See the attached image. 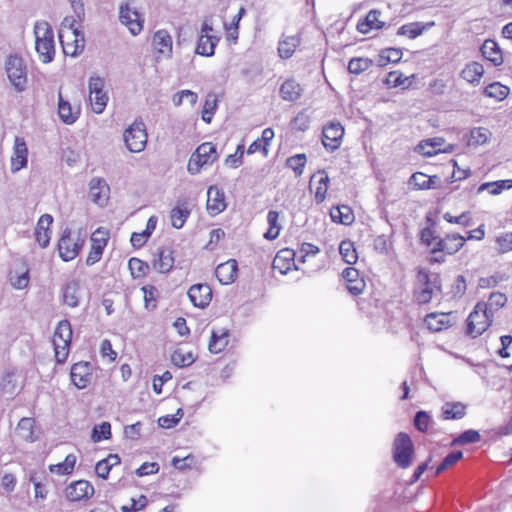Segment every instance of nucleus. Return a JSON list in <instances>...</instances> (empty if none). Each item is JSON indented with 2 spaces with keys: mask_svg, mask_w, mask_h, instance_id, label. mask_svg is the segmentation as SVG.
I'll return each instance as SVG.
<instances>
[{
  "mask_svg": "<svg viewBox=\"0 0 512 512\" xmlns=\"http://www.w3.org/2000/svg\"><path fill=\"white\" fill-rule=\"evenodd\" d=\"M443 143L444 139L441 137L423 140L417 145V151L426 157H431L442 151ZM446 151V149L443 150V152Z\"/></svg>",
  "mask_w": 512,
  "mask_h": 512,
  "instance_id": "nucleus-33",
  "label": "nucleus"
},
{
  "mask_svg": "<svg viewBox=\"0 0 512 512\" xmlns=\"http://www.w3.org/2000/svg\"><path fill=\"white\" fill-rule=\"evenodd\" d=\"M217 158L216 147L210 142L202 143L189 159L188 172L191 175H196L204 166L213 164Z\"/></svg>",
  "mask_w": 512,
  "mask_h": 512,
  "instance_id": "nucleus-4",
  "label": "nucleus"
},
{
  "mask_svg": "<svg viewBox=\"0 0 512 512\" xmlns=\"http://www.w3.org/2000/svg\"><path fill=\"white\" fill-rule=\"evenodd\" d=\"M463 457V453L461 451H454L448 454L441 464L436 468L435 475H439L449 467L453 466L457 461H459Z\"/></svg>",
  "mask_w": 512,
  "mask_h": 512,
  "instance_id": "nucleus-60",
  "label": "nucleus"
},
{
  "mask_svg": "<svg viewBox=\"0 0 512 512\" xmlns=\"http://www.w3.org/2000/svg\"><path fill=\"white\" fill-rule=\"evenodd\" d=\"M414 456V446L406 433H399L393 442V459L400 468H408Z\"/></svg>",
  "mask_w": 512,
  "mask_h": 512,
  "instance_id": "nucleus-8",
  "label": "nucleus"
},
{
  "mask_svg": "<svg viewBox=\"0 0 512 512\" xmlns=\"http://www.w3.org/2000/svg\"><path fill=\"white\" fill-rule=\"evenodd\" d=\"M229 332L227 329H219L212 331L211 340L209 342V350L212 353H220L228 344Z\"/></svg>",
  "mask_w": 512,
  "mask_h": 512,
  "instance_id": "nucleus-36",
  "label": "nucleus"
},
{
  "mask_svg": "<svg viewBox=\"0 0 512 512\" xmlns=\"http://www.w3.org/2000/svg\"><path fill=\"white\" fill-rule=\"evenodd\" d=\"M510 188H512V179H507V180H500V181H496V182L483 183L479 186L478 192H482L484 190L489 189L490 194L498 195L504 189H510Z\"/></svg>",
  "mask_w": 512,
  "mask_h": 512,
  "instance_id": "nucleus-46",
  "label": "nucleus"
},
{
  "mask_svg": "<svg viewBox=\"0 0 512 512\" xmlns=\"http://www.w3.org/2000/svg\"><path fill=\"white\" fill-rule=\"evenodd\" d=\"M439 291L440 279L437 274H428L423 271L418 273V286L415 289L414 297L419 304L430 302L434 294Z\"/></svg>",
  "mask_w": 512,
  "mask_h": 512,
  "instance_id": "nucleus-7",
  "label": "nucleus"
},
{
  "mask_svg": "<svg viewBox=\"0 0 512 512\" xmlns=\"http://www.w3.org/2000/svg\"><path fill=\"white\" fill-rule=\"evenodd\" d=\"M71 338L72 328L69 321H60L53 336L55 358L58 363H64L66 361L69 355Z\"/></svg>",
  "mask_w": 512,
  "mask_h": 512,
  "instance_id": "nucleus-6",
  "label": "nucleus"
},
{
  "mask_svg": "<svg viewBox=\"0 0 512 512\" xmlns=\"http://www.w3.org/2000/svg\"><path fill=\"white\" fill-rule=\"evenodd\" d=\"M480 440V434L476 430H467L460 434L455 440V444H469V443H475Z\"/></svg>",
  "mask_w": 512,
  "mask_h": 512,
  "instance_id": "nucleus-63",
  "label": "nucleus"
},
{
  "mask_svg": "<svg viewBox=\"0 0 512 512\" xmlns=\"http://www.w3.org/2000/svg\"><path fill=\"white\" fill-rule=\"evenodd\" d=\"M491 133L488 129L483 127L474 128L470 132L469 144L483 145L488 142Z\"/></svg>",
  "mask_w": 512,
  "mask_h": 512,
  "instance_id": "nucleus-53",
  "label": "nucleus"
},
{
  "mask_svg": "<svg viewBox=\"0 0 512 512\" xmlns=\"http://www.w3.org/2000/svg\"><path fill=\"white\" fill-rule=\"evenodd\" d=\"M402 58V51L398 48H386L378 56V65L386 66L388 63H398Z\"/></svg>",
  "mask_w": 512,
  "mask_h": 512,
  "instance_id": "nucleus-44",
  "label": "nucleus"
},
{
  "mask_svg": "<svg viewBox=\"0 0 512 512\" xmlns=\"http://www.w3.org/2000/svg\"><path fill=\"white\" fill-rule=\"evenodd\" d=\"M484 74V67L479 62L468 63L461 71L460 77L471 84H478Z\"/></svg>",
  "mask_w": 512,
  "mask_h": 512,
  "instance_id": "nucleus-32",
  "label": "nucleus"
},
{
  "mask_svg": "<svg viewBox=\"0 0 512 512\" xmlns=\"http://www.w3.org/2000/svg\"><path fill=\"white\" fill-rule=\"evenodd\" d=\"M302 92L303 88L294 79H287L280 87V96L285 101H297Z\"/></svg>",
  "mask_w": 512,
  "mask_h": 512,
  "instance_id": "nucleus-31",
  "label": "nucleus"
},
{
  "mask_svg": "<svg viewBox=\"0 0 512 512\" xmlns=\"http://www.w3.org/2000/svg\"><path fill=\"white\" fill-rule=\"evenodd\" d=\"M28 164V147L23 137L16 136L14 139L13 151L10 157V170L17 173Z\"/></svg>",
  "mask_w": 512,
  "mask_h": 512,
  "instance_id": "nucleus-12",
  "label": "nucleus"
},
{
  "mask_svg": "<svg viewBox=\"0 0 512 512\" xmlns=\"http://www.w3.org/2000/svg\"><path fill=\"white\" fill-rule=\"evenodd\" d=\"M424 323L431 332H441L456 323V316L452 312H432L426 315Z\"/></svg>",
  "mask_w": 512,
  "mask_h": 512,
  "instance_id": "nucleus-13",
  "label": "nucleus"
},
{
  "mask_svg": "<svg viewBox=\"0 0 512 512\" xmlns=\"http://www.w3.org/2000/svg\"><path fill=\"white\" fill-rule=\"evenodd\" d=\"M110 188L103 178L93 177L89 182V196L91 200L99 205L104 206L109 198Z\"/></svg>",
  "mask_w": 512,
  "mask_h": 512,
  "instance_id": "nucleus-17",
  "label": "nucleus"
},
{
  "mask_svg": "<svg viewBox=\"0 0 512 512\" xmlns=\"http://www.w3.org/2000/svg\"><path fill=\"white\" fill-rule=\"evenodd\" d=\"M109 239L108 230L99 227L91 235V246L104 250Z\"/></svg>",
  "mask_w": 512,
  "mask_h": 512,
  "instance_id": "nucleus-55",
  "label": "nucleus"
},
{
  "mask_svg": "<svg viewBox=\"0 0 512 512\" xmlns=\"http://www.w3.org/2000/svg\"><path fill=\"white\" fill-rule=\"evenodd\" d=\"M294 257L295 253L293 250H280L273 260V269L279 271L281 274L288 273L293 267H295Z\"/></svg>",
  "mask_w": 512,
  "mask_h": 512,
  "instance_id": "nucleus-26",
  "label": "nucleus"
},
{
  "mask_svg": "<svg viewBox=\"0 0 512 512\" xmlns=\"http://www.w3.org/2000/svg\"><path fill=\"white\" fill-rule=\"evenodd\" d=\"M497 250L504 254L512 251V233H503L496 238Z\"/></svg>",
  "mask_w": 512,
  "mask_h": 512,
  "instance_id": "nucleus-62",
  "label": "nucleus"
},
{
  "mask_svg": "<svg viewBox=\"0 0 512 512\" xmlns=\"http://www.w3.org/2000/svg\"><path fill=\"white\" fill-rule=\"evenodd\" d=\"M507 302V297L505 294L500 292H494L490 295L487 302H484L487 311L494 316V313L502 308Z\"/></svg>",
  "mask_w": 512,
  "mask_h": 512,
  "instance_id": "nucleus-47",
  "label": "nucleus"
},
{
  "mask_svg": "<svg viewBox=\"0 0 512 512\" xmlns=\"http://www.w3.org/2000/svg\"><path fill=\"white\" fill-rule=\"evenodd\" d=\"M143 298L145 302V307L147 309H153L156 307V298L158 296V290L156 287L152 285H146L142 287Z\"/></svg>",
  "mask_w": 512,
  "mask_h": 512,
  "instance_id": "nucleus-59",
  "label": "nucleus"
},
{
  "mask_svg": "<svg viewBox=\"0 0 512 512\" xmlns=\"http://www.w3.org/2000/svg\"><path fill=\"white\" fill-rule=\"evenodd\" d=\"M52 222L53 217L49 214H43L37 222L35 237L42 248H45L50 242V226Z\"/></svg>",
  "mask_w": 512,
  "mask_h": 512,
  "instance_id": "nucleus-25",
  "label": "nucleus"
},
{
  "mask_svg": "<svg viewBox=\"0 0 512 512\" xmlns=\"http://www.w3.org/2000/svg\"><path fill=\"white\" fill-rule=\"evenodd\" d=\"M34 420L32 418H22L17 426V433L19 437L25 441L33 442L36 437L34 436Z\"/></svg>",
  "mask_w": 512,
  "mask_h": 512,
  "instance_id": "nucleus-41",
  "label": "nucleus"
},
{
  "mask_svg": "<svg viewBox=\"0 0 512 512\" xmlns=\"http://www.w3.org/2000/svg\"><path fill=\"white\" fill-rule=\"evenodd\" d=\"M267 222L269 229L264 234V237L267 240H274L279 236L282 229V226L279 224V212L274 210L269 211L267 214Z\"/></svg>",
  "mask_w": 512,
  "mask_h": 512,
  "instance_id": "nucleus-42",
  "label": "nucleus"
},
{
  "mask_svg": "<svg viewBox=\"0 0 512 512\" xmlns=\"http://www.w3.org/2000/svg\"><path fill=\"white\" fill-rule=\"evenodd\" d=\"M94 487L86 480H78L70 483L65 489V496L69 501H81L91 498Z\"/></svg>",
  "mask_w": 512,
  "mask_h": 512,
  "instance_id": "nucleus-15",
  "label": "nucleus"
},
{
  "mask_svg": "<svg viewBox=\"0 0 512 512\" xmlns=\"http://www.w3.org/2000/svg\"><path fill=\"white\" fill-rule=\"evenodd\" d=\"M329 177L324 171H318L310 178L309 189L314 194L316 203L320 204L326 199Z\"/></svg>",
  "mask_w": 512,
  "mask_h": 512,
  "instance_id": "nucleus-20",
  "label": "nucleus"
},
{
  "mask_svg": "<svg viewBox=\"0 0 512 512\" xmlns=\"http://www.w3.org/2000/svg\"><path fill=\"white\" fill-rule=\"evenodd\" d=\"M191 303L198 308H205L212 299V290L208 284H195L188 290Z\"/></svg>",
  "mask_w": 512,
  "mask_h": 512,
  "instance_id": "nucleus-19",
  "label": "nucleus"
},
{
  "mask_svg": "<svg viewBox=\"0 0 512 512\" xmlns=\"http://www.w3.org/2000/svg\"><path fill=\"white\" fill-rule=\"evenodd\" d=\"M0 388L3 393L12 395L17 388V379L14 372H7L0 381Z\"/></svg>",
  "mask_w": 512,
  "mask_h": 512,
  "instance_id": "nucleus-56",
  "label": "nucleus"
},
{
  "mask_svg": "<svg viewBox=\"0 0 512 512\" xmlns=\"http://www.w3.org/2000/svg\"><path fill=\"white\" fill-rule=\"evenodd\" d=\"M158 258L153 261V267L160 273H168L174 266L173 252L170 248L164 247L158 250Z\"/></svg>",
  "mask_w": 512,
  "mask_h": 512,
  "instance_id": "nucleus-28",
  "label": "nucleus"
},
{
  "mask_svg": "<svg viewBox=\"0 0 512 512\" xmlns=\"http://www.w3.org/2000/svg\"><path fill=\"white\" fill-rule=\"evenodd\" d=\"M217 102L215 94L210 93L206 96L202 110V119L204 122L210 123L212 121V117L217 108Z\"/></svg>",
  "mask_w": 512,
  "mask_h": 512,
  "instance_id": "nucleus-48",
  "label": "nucleus"
},
{
  "mask_svg": "<svg viewBox=\"0 0 512 512\" xmlns=\"http://www.w3.org/2000/svg\"><path fill=\"white\" fill-rule=\"evenodd\" d=\"M119 19L134 36L138 35L143 29L142 19L139 13L130 8L128 4L120 6Z\"/></svg>",
  "mask_w": 512,
  "mask_h": 512,
  "instance_id": "nucleus-16",
  "label": "nucleus"
},
{
  "mask_svg": "<svg viewBox=\"0 0 512 512\" xmlns=\"http://www.w3.org/2000/svg\"><path fill=\"white\" fill-rule=\"evenodd\" d=\"M330 216L332 221L344 225L352 224V208L347 205L337 206L331 209Z\"/></svg>",
  "mask_w": 512,
  "mask_h": 512,
  "instance_id": "nucleus-38",
  "label": "nucleus"
},
{
  "mask_svg": "<svg viewBox=\"0 0 512 512\" xmlns=\"http://www.w3.org/2000/svg\"><path fill=\"white\" fill-rule=\"evenodd\" d=\"M76 464V456L68 454L62 463L52 464L49 466L51 473L59 475H69L73 472Z\"/></svg>",
  "mask_w": 512,
  "mask_h": 512,
  "instance_id": "nucleus-43",
  "label": "nucleus"
},
{
  "mask_svg": "<svg viewBox=\"0 0 512 512\" xmlns=\"http://www.w3.org/2000/svg\"><path fill=\"white\" fill-rule=\"evenodd\" d=\"M5 70L9 82L18 92L26 89L27 67L24 60L18 55H10L5 62Z\"/></svg>",
  "mask_w": 512,
  "mask_h": 512,
  "instance_id": "nucleus-3",
  "label": "nucleus"
},
{
  "mask_svg": "<svg viewBox=\"0 0 512 512\" xmlns=\"http://www.w3.org/2000/svg\"><path fill=\"white\" fill-rule=\"evenodd\" d=\"M191 210L186 201H178L176 206L170 211V221L174 228L180 229L184 226L190 216Z\"/></svg>",
  "mask_w": 512,
  "mask_h": 512,
  "instance_id": "nucleus-27",
  "label": "nucleus"
},
{
  "mask_svg": "<svg viewBox=\"0 0 512 512\" xmlns=\"http://www.w3.org/2000/svg\"><path fill=\"white\" fill-rule=\"evenodd\" d=\"M35 48L42 63H49L55 56L54 34L46 21H39L34 26Z\"/></svg>",
  "mask_w": 512,
  "mask_h": 512,
  "instance_id": "nucleus-1",
  "label": "nucleus"
},
{
  "mask_svg": "<svg viewBox=\"0 0 512 512\" xmlns=\"http://www.w3.org/2000/svg\"><path fill=\"white\" fill-rule=\"evenodd\" d=\"M59 40L66 55L76 56L80 54L85 47L83 32H71L70 30L60 29Z\"/></svg>",
  "mask_w": 512,
  "mask_h": 512,
  "instance_id": "nucleus-11",
  "label": "nucleus"
},
{
  "mask_svg": "<svg viewBox=\"0 0 512 512\" xmlns=\"http://www.w3.org/2000/svg\"><path fill=\"white\" fill-rule=\"evenodd\" d=\"M445 419H461L465 415V406L460 403H446L442 407Z\"/></svg>",
  "mask_w": 512,
  "mask_h": 512,
  "instance_id": "nucleus-45",
  "label": "nucleus"
},
{
  "mask_svg": "<svg viewBox=\"0 0 512 512\" xmlns=\"http://www.w3.org/2000/svg\"><path fill=\"white\" fill-rule=\"evenodd\" d=\"M206 207L211 215H218L226 208L224 193L215 186H210L207 191Z\"/></svg>",
  "mask_w": 512,
  "mask_h": 512,
  "instance_id": "nucleus-23",
  "label": "nucleus"
},
{
  "mask_svg": "<svg viewBox=\"0 0 512 512\" xmlns=\"http://www.w3.org/2000/svg\"><path fill=\"white\" fill-rule=\"evenodd\" d=\"M83 244V238L79 235L77 237H73L71 230L69 228H65L57 245L60 258L65 262L75 259Z\"/></svg>",
  "mask_w": 512,
  "mask_h": 512,
  "instance_id": "nucleus-9",
  "label": "nucleus"
},
{
  "mask_svg": "<svg viewBox=\"0 0 512 512\" xmlns=\"http://www.w3.org/2000/svg\"><path fill=\"white\" fill-rule=\"evenodd\" d=\"M493 316L487 311L484 302H479L469 314L467 319V333L478 337L491 325Z\"/></svg>",
  "mask_w": 512,
  "mask_h": 512,
  "instance_id": "nucleus-5",
  "label": "nucleus"
},
{
  "mask_svg": "<svg viewBox=\"0 0 512 512\" xmlns=\"http://www.w3.org/2000/svg\"><path fill=\"white\" fill-rule=\"evenodd\" d=\"M484 94L490 98H495L497 100H503L509 94V88L505 85H502L499 82H495L489 84L485 90Z\"/></svg>",
  "mask_w": 512,
  "mask_h": 512,
  "instance_id": "nucleus-49",
  "label": "nucleus"
},
{
  "mask_svg": "<svg viewBox=\"0 0 512 512\" xmlns=\"http://www.w3.org/2000/svg\"><path fill=\"white\" fill-rule=\"evenodd\" d=\"M423 30L424 26L421 23L414 22L399 27L397 34L401 36H407L410 39H414L421 35Z\"/></svg>",
  "mask_w": 512,
  "mask_h": 512,
  "instance_id": "nucleus-52",
  "label": "nucleus"
},
{
  "mask_svg": "<svg viewBox=\"0 0 512 512\" xmlns=\"http://www.w3.org/2000/svg\"><path fill=\"white\" fill-rule=\"evenodd\" d=\"M154 50L165 58H170L172 55V37L166 30H158L154 33L152 39Z\"/></svg>",
  "mask_w": 512,
  "mask_h": 512,
  "instance_id": "nucleus-22",
  "label": "nucleus"
},
{
  "mask_svg": "<svg viewBox=\"0 0 512 512\" xmlns=\"http://www.w3.org/2000/svg\"><path fill=\"white\" fill-rule=\"evenodd\" d=\"M80 283L77 280L68 282L63 291V301L66 305L74 308L79 305Z\"/></svg>",
  "mask_w": 512,
  "mask_h": 512,
  "instance_id": "nucleus-35",
  "label": "nucleus"
},
{
  "mask_svg": "<svg viewBox=\"0 0 512 512\" xmlns=\"http://www.w3.org/2000/svg\"><path fill=\"white\" fill-rule=\"evenodd\" d=\"M128 266L134 278L143 276L148 269V265L138 258H131Z\"/></svg>",
  "mask_w": 512,
  "mask_h": 512,
  "instance_id": "nucleus-61",
  "label": "nucleus"
},
{
  "mask_svg": "<svg viewBox=\"0 0 512 512\" xmlns=\"http://www.w3.org/2000/svg\"><path fill=\"white\" fill-rule=\"evenodd\" d=\"M465 238L459 234H450L445 238L438 239L432 249L433 253L445 252L452 255L458 252L464 245Z\"/></svg>",
  "mask_w": 512,
  "mask_h": 512,
  "instance_id": "nucleus-18",
  "label": "nucleus"
},
{
  "mask_svg": "<svg viewBox=\"0 0 512 512\" xmlns=\"http://www.w3.org/2000/svg\"><path fill=\"white\" fill-rule=\"evenodd\" d=\"M147 140L146 125L141 119H136L123 132L125 146L132 153L142 152L146 148Z\"/></svg>",
  "mask_w": 512,
  "mask_h": 512,
  "instance_id": "nucleus-2",
  "label": "nucleus"
},
{
  "mask_svg": "<svg viewBox=\"0 0 512 512\" xmlns=\"http://www.w3.org/2000/svg\"><path fill=\"white\" fill-rule=\"evenodd\" d=\"M378 16V11H370L363 21L357 23V30L362 34H366L372 29L382 28L384 23L378 19Z\"/></svg>",
  "mask_w": 512,
  "mask_h": 512,
  "instance_id": "nucleus-37",
  "label": "nucleus"
},
{
  "mask_svg": "<svg viewBox=\"0 0 512 512\" xmlns=\"http://www.w3.org/2000/svg\"><path fill=\"white\" fill-rule=\"evenodd\" d=\"M344 129L340 123H330L323 128L322 132V143L325 148L333 151L340 145V141L343 137Z\"/></svg>",
  "mask_w": 512,
  "mask_h": 512,
  "instance_id": "nucleus-21",
  "label": "nucleus"
},
{
  "mask_svg": "<svg viewBox=\"0 0 512 512\" xmlns=\"http://www.w3.org/2000/svg\"><path fill=\"white\" fill-rule=\"evenodd\" d=\"M80 114L78 108H73L71 104L64 100L61 93L58 97V115L65 124H73L76 122Z\"/></svg>",
  "mask_w": 512,
  "mask_h": 512,
  "instance_id": "nucleus-30",
  "label": "nucleus"
},
{
  "mask_svg": "<svg viewBox=\"0 0 512 512\" xmlns=\"http://www.w3.org/2000/svg\"><path fill=\"white\" fill-rule=\"evenodd\" d=\"M104 81L99 76L89 79V100L94 113L101 114L108 103V96L103 91Z\"/></svg>",
  "mask_w": 512,
  "mask_h": 512,
  "instance_id": "nucleus-10",
  "label": "nucleus"
},
{
  "mask_svg": "<svg viewBox=\"0 0 512 512\" xmlns=\"http://www.w3.org/2000/svg\"><path fill=\"white\" fill-rule=\"evenodd\" d=\"M171 361L177 367H185L194 362V357L191 352H184L183 350L178 349L171 355Z\"/></svg>",
  "mask_w": 512,
  "mask_h": 512,
  "instance_id": "nucleus-54",
  "label": "nucleus"
},
{
  "mask_svg": "<svg viewBox=\"0 0 512 512\" xmlns=\"http://www.w3.org/2000/svg\"><path fill=\"white\" fill-rule=\"evenodd\" d=\"M306 160L307 159L305 154H296L287 159L286 165L292 169L297 176H300L303 173Z\"/></svg>",
  "mask_w": 512,
  "mask_h": 512,
  "instance_id": "nucleus-57",
  "label": "nucleus"
},
{
  "mask_svg": "<svg viewBox=\"0 0 512 512\" xmlns=\"http://www.w3.org/2000/svg\"><path fill=\"white\" fill-rule=\"evenodd\" d=\"M431 418L425 411H418L414 417V425L420 432H426Z\"/></svg>",
  "mask_w": 512,
  "mask_h": 512,
  "instance_id": "nucleus-64",
  "label": "nucleus"
},
{
  "mask_svg": "<svg viewBox=\"0 0 512 512\" xmlns=\"http://www.w3.org/2000/svg\"><path fill=\"white\" fill-rule=\"evenodd\" d=\"M184 413L181 408H179L174 415H166L162 416L158 419V424L160 427L165 429H170L175 427L179 421L182 419Z\"/></svg>",
  "mask_w": 512,
  "mask_h": 512,
  "instance_id": "nucleus-58",
  "label": "nucleus"
},
{
  "mask_svg": "<svg viewBox=\"0 0 512 512\" xmlns=\"http://www.w3.org/2000/svg\"><path fill=\"white\" fill-rule=\"evenodd\" d=\"M218 41L219 38L217 36H207V34L200 35L196 47V53L206 57L214 55Z\"/></svg>",
  "mask_w": 512,
  "mask_h": 512,
  "instance_id": "nucleus-34",
  "label": "nucleus"
},
{
  "mask_svg": "<svg viewBox=\"0 0 512 512\" xmlns=\"http://www.w3.org/2000/svg\"><path fill=\"white\" fill-rule=\"evenodd\" d=\"M111 437V424L109 422H102L99 425H95L92 434L91 439L93 442L98 443L102 440H108Z\"/></svg>",
  "mask_w": 512,
  "mask_h": 512,
  "instance_id": "nucleus-50",
  "label": "nucleus"
},
{
  "mask_svg": "<svg viewBox=\"0 0 512 512\" xmlns=\"http://www.w3.org/2000/svg\"><path fill=\"white\" fill-rule=\"evenodd\" d=\"M184 100L189 102L191 106H194L197 103L198 95L191 90L185 89L175 93L172 97V103L176 107L181 106Z\"/></svg>",
  "mask_w": 512,
  "mask_h": 512,
  "instance_id": "nucleus-51",
  "label": "nucleus"
},
{
  "mask_svg": "<svg viewBox=\"0 0 512 512\" xmlns=\"http://www.w3.org/2000/svg\"><path fill=\"white\" fill-rule=\"evenodd\" d=\"M71 381L78 389H85L91 383L93 367L89 362L75 363L71 367Z\"/></svg>",
  "mask_w": 512,
  "mask_h": 512,
  "instance_id": "nucleus-14",
  "label": "nucleus"
},
{
  "mask_svg": "<svg viewBox=\"0 0 512 512\" xmlns=\"http://www.w3.org/2000/svg\"><path fill=\"white\" fill-rule=\"evenodd\" d=\"M300 40L296 36H288L280 40L278 45L279 56L283 59H288L294 53L296 47L299 45Z\"/></svg>",
  "mask_w": 512,
  "mask_h": 512,
  "instance_id": "nucleus-39",
  "label": "nucleus"
},
{
  "mask_svg": "<svg viewBox=\"0 0 512 512\" xmlns=\"http://www.w3.org/2000/svg\"><path fill=\"white\" fill-rule=\"evenodd\" d=\"M9 281L15 289H25L28 287L30 282L29 269L23 266L19 271H12L10 273Z\"/></svg>",
  "mask_w": 512,
  "mask_h": 512,
  "instance_id": "nucleus-40",
  "label": "nucleus"
},
{
  "mask_svg": "<svg viewBox=\"0 0 512 512\" xmlns=\"http://www.w3.org/2000/svg\"><path fill=\"white\" fill-rule=\"evenodd\" d=\"M238 271L237 261L230 259L219 264L215 269V275L219 282L223 285H229L236 279Z\"/></svg>",
  "mask_w": 512,
  "mask_h": 512,
  "instance_id": "nucleus-24",
  "label": "nucleus"
},
{
  "mask_svg": "<svg viewBox=\"0 0 512 512\" xmlns=\"http://www.w3.org/2000/svg\"><path fill=\"white\" fill-rule=\"evenodd\" d=\"M482 56L493 63L495 66H499L503 63V56L498 44L491 39H487L481 46Z\"/></svg>",
  "mask_w": 512,
  "mask_h": 512,
  "instance_id": "nucleus-29",
  "label": "nucleus"
}]
</instances>
